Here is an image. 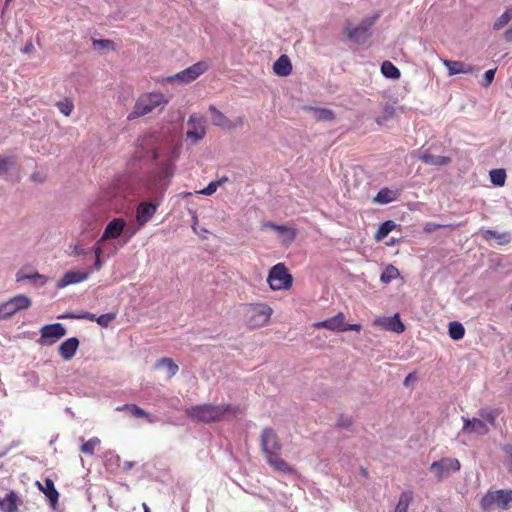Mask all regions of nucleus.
I'll use <instances>...</instances> for the list:
<instances>
[{"mask_svg": "<svg viewBox=\"0 0 512 512\" xmlns=\"http://www.w3.org/2000/svg\"><path fill=\"white\" fill-rule=\"evenodd\" d=\"M236 409L230 405H196L186 409V415L193 421L202 423L217 422L227 416H235Z\"/></svg>", "mask_w": 512, "mask_h": 512, "instance_id": "f03ea898", "label": "nucleus"}, {"mask_svg": "<svg viewBox=\"0 0 512 512\" xmlns=\"http://www.w3.org/2000/svg\"><path fill=\"white\" fill-rule=\"evenodd\" d=\"M125 227V221L121 218H115L106 226L99 242H104L108 239H116L123 232Z\"/></svg>", "mask_w": 512, "mask_h": 512, "instance_id": "6ab92c4d", "label": "nucleus"}, {"mask_svg": "<svg viewBox=\"0 0 512 512\" xmlns=\"http://www.w3.org/2000/svg\"><path fill=\"white\" fill-rule=\"evenodd\" d=\"M209 111L211 113L212 124L214 126H218V127L227 129V125L229 124V119L213 105H211L209 107Z\"/></svg>", "mask_w": 512, "mask_h": 512, "instance_id": "7c9ffc66", "label": "nucleus"}, {"mask_svg": "<svg viewBox=\"0 0 512 512\" xmlns=\"http://www.w3.org/2000/svg\"><path fill=\"white\" fill-rule=\"evenodd\" d=\"M135 463L131 461H123V463H119L118 466L121 467L124 471H128L134 467Z\"/></svg>", "mask_w": 512, "mask_h": 512, "instance_id": "13d9d810", "label": "nucleus"}, {"mask_svg": "<svg viewBox=\"0 0 512 512\" xmlns=\"http://www.w3.org/2000/svg\"><path fill=\"white\" fill-rule=\"evenodd\" d=\"M245 123V117L244 116H238L234 120L229 119V124L227 125V130H234L237 128H242Z\"/></svg>", "mask_w": 512, "mask_h": 512, "instance_id": "3c124183", "label": "nucleus"}, {"mask_svg": "<svg viewBox=\"0 0 512 512\" xmlns=\"http://www.w3.org/2000/svg\"><path fill=\"white\" fill-rule=\"evenodd\" d=\"M228 181V178L226 176L222 177L221 179L217 180L216 182H219L220 183V186L227 182Z\"/></svg>", "mask_w": 512, "mask_h": 512, "instance_id": "774afa93", "label": "nucleus"}, {"mask_svg": "<svg viewBox=\"0 0 512 512\" xmlns=\"http://www.w3.org/2000/svg\"><path fill=\"white\" fill-rule=\"evenodd\" d=\"M71 249H72V252L70 253V255L80 256V255L86 254L85 249L80 244H75V245L71 246Z\"/></svg>", "mask_w": 512, "mask_h": 512, "instance_id": "5fc2aeb1", "label": "nucleus"}, {"mask_svg": "<svg viewBox=\"0 0 512 512\" xmlns=\"http://www.w3.org/2000/svg\"><path fill=\"white\" fill-rule=\"evenodd\" d=\"M512 20V8L506 9L494 22L493 29L500 30Z\"/></svg>", "mask_w": 512, "mask_h": 512, "instance_id": "c9c22d12", "label": "nucleus"}, {"mask_svg": "<svg viewBox=\"0 0 512 512\" xmlns=\"http://www.w3.org/2000/svg\"><path fill=\"white\" fill-rule=\"evenodd\" d=\"M207 233H208V231L206 229H202L201 233L198 232L197 234H199L203 239H206L207 238V236H206Z\"/></svg>", "mask_w": 512, "mask_h": 512, "instance_id": "338daca9", "label": "nucleus"}, {"mask_svg": "<svg viewBox=\"0 0 512 512\" xmlns=\"http://www.w3.org/2000/svg\"><path fill=\"white\" fill-rule=\"evenodd\" d=\"M261 448H278L279 438L272 428H265L260 437Z\"/></svg>", "mask_w": 512, "mask_h": 512, "instance_id": "393cba45", "label": "nucleus"}, {"mask_svg": "<svg viewBox=\"0 0 512 512\" xmlns=\"http://www.w3.org/2000/svg\"><path fill=\"white\" fill-rule=\"evenodd\" d=\"M481 508L483 510H489L494 507H498L503 510H507L512 505V490L501 489L491 491L489 490L481 499Z\"/></svg>", "mask_w": 512, "mask_h": 512, "instance_id": "423d86ee", "label": "nucleus"}, {"mask_svg": "<svg viewBox=\"0 0 512 512\" xmlns=\"http://www.w3.org/2000/svg\"><path fill=\"white\" fill-rule=\"evenodd\" d=\"M93 46L103 50H115V44L109 39H94Z\"/></svg>", "mask_w": 512, "mask_h": 512, "instance_id": "c03bdc74", "label": "nucleus"}, {"mask_svg": "<svg viewBox=\"0 0 512 512\" xmlns=\"http://www.w3.org/2000/svg\"><path fill=\"white\" fill-rule=\"evenodd\" d=\"M15 165V159L12 156H0V174H6Z\"/></svg>", "mask_w": 512, "mask_h": 512, "instance_id": "79ce46f5", "label": "nucleus"}, {"mask_svg": "<svg viewBox=\"0 0 512 512\" xmlns=\"http://www.w3.org/2000/svg\"><path fill=\"white\" fill-rule=\"evenodd\" d=\"M393 116L394 108L391 106H386L384 109L383 116H379L375 120L379 125H383L385 122L389 121Z\"/></svg>", "mask_w": 512, "mask_h": 512, "instance_id": "09e8293b", "label": "nucleus"}, {"mask_svg": "<svg viewBox=\"0 0 512 512\" xmlns=\"http://www.w3.org/2000/svg\"><path fill=\"white\" fill-rule=\"evenodd\" d=\"M478 417L462 416L463 426L461 433L468 437H479L488 434L489 426H495L496 418L499 415L497 409L481 408L477 412Z\"/></svg>", "mask_w": 512, "mask_h": 512, "instance_id": "f257e3e1", "label": "nucleus"}, {"mask_svg": "<svg viewBox=\"0 0 512 512\" xmlns=\"http://www.w3.org/2000/svg\"><path fill=\"white\" fill-rule=\"evenodd\" d=\"M31 304V299L23 294L10 298L0 304V320L11 318L17 312L28 309Z\"/></svg>", "mask_w": 512, "mask_h": 512, "instance_id": "6e6552de", "label": "nucleus"}, {"mask_svg": "<svg viewBox=\"0 0 512 512\" xmlns=\"http://www.w3.org/2000/svg\"><path fill=\"white\" fill-rule=\"evenodd\" d=\"M373 325L386 331H392L395 333H402L405 330V325L400 320L399 314H395L391 317H377Z\"/></svg>", "mask_w": 512, "mask_h": 512, "instance_id": "2eb2a0df", "label": "nucleus"}, {"mask_svg": "<svg viewBox=\"0 0 512 512\" xmlns=\"http://www.w3.org/2000/svg\"><path fill=\"white\" fill-rule=\"evenodd\" d=\"M0 508L3 512L18 511V497L14 491H10L4 499L0 500Z\"/></svg>", "mask_w": 512, "mask_h": 512, "instance_id": "c756f323", "label": "nucleus"}, {"mask_svg": "<svg viewBox=\"0 0 512 512\" xmlns=\"http://www.w3.org/2000/svg\"><path fill=\"white\" fill-rule=\"evenodd\" d=\"M116 318V314L115 313H106V314H102L100 315L99 317L96 316V322L101 326V327H108L111 322Z\"/></svg>", "mask_w": 512, "mask_h": 512, "instance_id": "a18cd8bd", "label": "nucleus"}, {"mask_svg": "<svg viewBox=\"0 0 512 512\" xmlns=\"http://www.w3.org/2000/svg\"><path fill=\"white\" fill-rule=\"evenodd\" d=\"M262 229H272L278 233L279 239L282 244L290 245L297 236L296 229L286 226V225H278L271 221H267L262 223Z\"/></svg>", "mask_w": 512, "mask_h": 512, "instance_id": "4468645a", "label": "nucleus"}, {"mask_svg": "<svg viewBox=\"0 0 512 512\" xmlns=\"http://www.w3.org/2000/svg\"><path fill=\"white\" fill-rule=\"evenodd\" d=\"M155 182L156 180L148 183L146 187V196L149 197L152 202H142L137 207L136 221L140 227L146 225L153 218L163 198L165 187L158 186Z\"/></svg>", "mask_w": 512, "mask_h": 512, "instance_id": "7ed1b4c3", "label": "nucleus"}, {"mask_svg": "<svg viewBox=\"0 0 512 512\" xmlns=\"http://www.w3.org/2000/svg\"><path fill=\"white\" fill-rule=\"evenodd\" d=\"M313 326L317 329L325 328L334 332L357 331L362 328L361 324L347 325L345 322V315L342 312L337 313L335 316L328 318L324 321L316 322Z\"/></svg>", "mask_w": 512, "mask_h": 512, "instance_id": "1a4fd4ad", "label": "nucleus"}, {"mask_svg": "<svg viewBox=\"0 0 512 512\" xmlns=\"http://www.w3.org/2000/svg\"><path fill=\"white\" fill-rule=\"evenodd\" d=\"M192 218H193L192 229H193V231H194L195 233H198L197 228H196V226H197V224H198V217H197V215H196V213H195V212H193V216H192Z\"/></svg>", "mask_w": 512, "mask_h": 512, "instance_id": "680f3d73", "label": "nucleus"}, {"mask_svg": "<svg viewBox=\"0 0 512 512\" xmlns=\"http://www.w3.org/2000/svg\"><path fill=\"white\" fill-rule=\"evenodd\" d=\"M372 24L373 20L371 19L363 20L358 26L347 29V37L358 44L364 43L367 40L368 31Z\"/></svg>", "mask_w": 512, "mask_h": 512, "instance_id": "f3484780", "label": "nucleus"}, {"mask_svg": "<svg viewBox=\"0 0 512 512\" xmlns=\"http://www.w3.org/2000/svg\"><path fill=\"white\" fill-rule=\"evenodd\" d=\"M273 71L278 76H288L292 72V64L287 55H281L273 64Z\"/></svg>", "mask_w": 512, "mask_h": 512, "instance_id": "a878e982", "label": "nucleus"}, {"mask_svg": "<svg viewBox=\"0 0 512 512\" xmlns=\"http://www.w3.org/2000/svg\"><path fill=\"white\" fill-rule=\"evenodd\" d=\"M156 139L157 136L155 134H147L138 139L137 145L139 148H141V151L137 152L139 159L144 157V154L149 150L151 151V156L153 160H157L160 158V153L158 149L154 147Z\"/></svg>", "mask_w": 512, "mask_h": 512, "instance_id": "dca6fc26", "label": "nucleus"}, {"mask_svg": "<svg viewBox=\"0 0 512 512\" xmlns=\"http://www.w3.org/2000/svg\"><path fill=\"white\" fill-rule=\"evenodd\" d=\"M82 316H83V312H80V313H78V314L68 313V314H65V315L59 316L58 318H59V319H65V318H70V319H84Z\"/></svg>", "mask_w": 512, "mask_h": 512, "instance_id": "4d7b16f0", "label": "nucleus"}, {"mask_svg": "<svg viewBox=\"0 0 512 512\" xmlns=\"http://www.w3.org/2000/svg\"><path fill=\"white\" fill-rule=\"evenodd\" d=\"M268 463L277 471L285 474H293L294 468L284 461L276 451L264 450Z\"/></svg>", "mask_w": 512, "mask_h": 512, "instance_id": "a211bd4d", "label": "nucleus"}, {"mask_svg": "<svg viewBox=\"0 0 512 512\" xmlns=\"http://www.w3.org/2000/svg\"><path fill=\"white\" fill-rule=\"evenodd\" d=\"M446 227V225L443 224H437L434 222H427L424 226V231L426 233H432L440 228Z\"/></svg>", "mask_w": 512, "mask_h": 512, "instance_id": "864d4df0", "label": "nucleus"}, {"mask_svg": "<svg viewBox=\"0 0 512 512\" xmlns=\"http://www.w3.org/2000/svg\"><path fill=\"white\" fill-rule=\"evenodd\" d=\"M168 103L169 98L161 92L141 94L136 100L133 110L128 114L127 119L129 121L135 120L153 112L157 108L162 111Z\"/></svg>", "mask_w": 512, "mask_h": 512, "instance_id": "20e7f679", "label": "nucleus"}, {"mask_svg": "<svg viewBox=\"0 0 512 512\" xmlns=\"http://www.w3.org/2000/svg\"><path fill=\"white\" fill-rule=\"evenodd\" d=\"M243 310L246 326L250 330L265 327L273 314V309L266 303L246 304Z\"/></svg>", "mask_w": 512, "mask_h": 512, "instance_id": "39448f33", "label": "nucleus"}, {"mask_svg": "<svg viewBox=\"0 0 512 512\" xmlns=\"http://www.w3.org/2000/svg\"><path fill=\"white\" fill-rule=\"evenodd\" d=\"M416 379V376L414 373H410L406 376L405 380H404V385H408L410 382H412L413 380Z\"/></svg>", "mask_w": 512, "mask_h": 512, "instance_id": "052dcab7", "label": "nucleus"}, {"mask_svg": "<svg viewBox=\"0 0 512 512\" xmlns=\"http://www.w3.org/2000/svg\"><path fill=\"white\" fill-rule=\"evenodd\" d=\"M43 279V276L38 272L34 274H25L23 271H18L16 274V282H23L25 280Z\"/></svg>", "mask_w": 512, "mask_h": 512, "instance_id": "de8ad7c7", "label": "nucleus"}, {"mask_svg": "<svg viewBox=\"0 0 512 512\" xmlns=\"http://www.w3.org/2000/svg\"><path fill=\"white\" fill-rule=\"evenodd\" d=\"M354 419L352 416L347 414H341L336 422L337 427L339 428H349L353 425Z\"/></svg>", "mask_w": 512, "mask_h": 512, "instance_id": "49530a36", "label": "nucleus"}, {"mask_svg": "<svg viewBox=\"0 0 512 512\" xmlns=\"http://www.w3.org/2000/svg\"><path fill=\"white\" fill-rule=\"evenodd\" d=\"M413 499V494L410 491L403 492L398 500L395 512H407L408 507Z\"/></svg>", "mask_w": 512, "mask_h": 512, "instance_id": "473e14b6", "label": "nucleus"}, {"mask_svg": "<svg viewBox=\"0 0 512 512\" xmlns=\"http://www.w3.org/2000/svg\"><path fill=\"white\" fill-rule=\"evenodd\" d=\"M490 179L494 185L503 186L506 181V172L504 169H494L490 171Z\"/></svg>", "mask_w": 512, "mask_h": 512, "instance_id": "ea45409f", "label": "nucleus"}, {"mask_svg": "<svg viewBox=\"0 0 512 512\" xmlns=\"http://www.w3.org/2000/svg\"><path fill=\"white\" fill-rule=\"evenodd\" d=\"M444 66L448 69V75H456V74H469L474 71V67L472 65L466 64L462 61H454L444 59Z\"/></svg>", "mask_w": 512, "mask_h": 512, "instance_id": "4be33fe9", "label": "nucleus"}, {"mask_svg": "<svg viewBox=\"0 0 512 512\" xmlns=\"http://www.w3.org/2000/svg\"><path fill=\"white\" fill-rule=\"evenodd\" d=\"M267 282L272 290H287L292 286L293 278L286 266L278 263L270 269Z\"/></svg>", "mask_w": 512, "mask_h": 512, "instance_id": "0eeeda50", "label": "nucleus"}, {"mask_svg": "<svg viewBox=\"0 0 512 512\" xmlns=\"http://www.w3.org/2000/svg\"><path fill=\"white\" fill-rule=\"evenodd\" d=\"M399 276V271L392 265L386 267V269L381 274V281L383 283H389L392 280L396 279Z\"/></svg>", "mask_w": 512, "mask_h": 512, "instance_id": "a19ab883", "label": "nucleus"}, {"mask_svg": "<svg viewBox=\"0 0 512 512\" xmlns=\"http://www.w3.org/2000/svg\"><path fill=\"white\" fill-rule=\"evenodd\" d=\"M93 251H94L95 257L100 258L101 254H102V248L97 245L93 248Z\"/></svg>", "mask_w": 512, "mask_h": 512, "instance_id": "0e129e2a", "label": "nucleus"}, {"mask_svg": "<svg viewBox=\"0 0 512 512\" xmlns=\"http://www.w3.org/2000/svg\"><path fill=\"white\" fill-rule=\"evenodd\" d=\"M396 227L395 222L392 220L385 221L380 225L375 235L376 240H382L388 236V234Z\"/></svg>", "mask_w": 512, "mask_h": 512, "instance_id": "e433bc0d", "label": "nucleus"}, {"mask_svg": "<svg viewBox=\"0 0 512 512\" xmlns=\"http://www.w3.org/2000/svg\"><path fill=\"white\" fill-rule=\"evenodd\" d=\"M449 336L453 340H461L465 335L464 326L457 321H453L449 323Z\"/></svg>", "mask_w": 512, "mask_h": 512, "instance_id": "72a5a7b5", "label": "nucleus"}, {"mask_svg": "<svg viewBox=\"0 0 512 512\" xmlns=\"http://www.w3.org/2000/svg\"><path fill=\"white\" fill-rule=\"evenodd\" d=\"M101 267H102V262H101L100 258H96V260H95V268L97 270H100Z\"/></svg>", "mask_w": 512, "mask_h": 512, "instance_id": "69168bd1", "label": "nucleus"}, {"mask_svg": "<svg viewBox=\"0 0 512 512\" xmlns=\"http://www.w3.org/2000/svg\"><path fill=\"white\" fill-rule=\"evenodd\" d=\"M496 69H489L484 73L483 83L484 87H488L494 80Z\"/></svg>", "mask_w": 512, "mask_h": 512, "instance_id": "603ef678", "label": "nucleus"}, {"mask_svg": "<svg viewBox=\"0 0 512 512\" xmlns=\"http://www.w3.org/2000/svg\"><path fill=\"white\" fill-rule=\"evenodd\" d=\"M116 410L125 411L135 418H144L149 423H155L158 421V418L156 416L146 412L144 409L137 406L136 404H124L122 406H118Z\"/></svg>", "mask_w": 512, "mask_h": 512, "instance_id": "aec40b11", "label": "nucleus"}, {"mask_svg": "<svg viewBox=\"0 0 512 512\" xmlns=\"http://www.w3.org/2000/svg\"><path fill=\"white\" fill-rule=\"evenodd\" d=\"M39 489L45 494V496L49 499V501L54 505L57 503L59 498V493L55 489L53 480L47 478L42 485L40 482H37Z\"/></svg>", "mask_w": 512, "mask_h": 512, "instance_id": "cd10ccee", "label": "nucleus"}, {"mask_svg": "<svg viewBox=\"0 0 512 512\" xmlns=\"http://www.w3.org/2000/svg\"><path fill=\"white\" fill-rule=\"evenodd\" d=\"M419 159L423 163H425L427 165H432V166H443V165H447L451 162V159L447 156L432 155L428 152H423L419 156Z\"/></svg>", "mask_w": 512, "mask_h": 512, "instance_id": "c85d7f7f", "label": "nucleus"}, {"mask_svg": "<svg viewBox=\"0 0 512 512\" xmlns=\"http://www.w3.org/2000/svg\"><path fill=\"white\" fill-rule=\"evenodd\" d=\"M100 444V439L98 437H93L89 439L87 442H85L81 448H94L95 446H98Z\"/></svg>", "mask_w": 512, "mask_h": 512, "instance_id": "6e6d98bb", "label": "nucleus"}, {"mask_svg": "<svg viewBox=\"0 0 512 512\" xmlns=\"http://www.w3.org/2000/svg\"><path fill=\"white\" fill-rule=\"evenodd\" d=\"M208 64L205 61H199L183 71L169 78V81H178L182 84L190 83L196 80L200 75L208 70Z\"/></svg>", "mask_w": 512, "mask_h": 512, "instance_id": "9b49d317", "label": "nucleus"}, {"mask_svg": "<svg viewBox=\"0 0 512 512\" xmlns=\"http://www.w3.org/2000/svg\"><path fill=\"white\" fill-rule=\"evenodd\" d=\"M218 187H220V183L212 181V182H210L208 184L207 187H205L204 189L198 191V193L202 194V195L210 196V195H212V194H214L216 192Z\"/></svg>", "mask_w": 512, "mask_h": 512, "instance_id": "8fccbe9b", "label": "nucleus"}, {"mask_svg": "<svg viewBox=\"0 0 512 512\" xmlns=\"http://www.w3.org/2000/svg\"><path fill=\"white\" fill-rule=\"evenodd\" d=\"M381 72L390 79H398L401 75L399 69L389 61L383 62Z\"/></svg>", "mask_w": 512, "mask_h": 512, "instance_id": "f704fd0d", "label": "nucleus"}, {"mask_svg": "<svg viewBox=\"0 0 512 512\" xmlns=\"http://www.w3.org/2000/svg\"><path fill=\"white\" fill-rule=\"evenodd\" d=\"M504 39L506 41H511L512 40V27L505 31Z\"/></svg>", "mask_w": 512, "mask_h": 512, "instance_id": "e2e57ef3", "label": "nucleus"}, {"mask_svg": "<svg viewBox=\"0 0 512 512\" xmlns=\"http://www.w3.org/2000/svg\"><path fill=\"white\" fill-rule=\"evenodd\" d=\"M178 157H179V149L177 147H173L169 161L160 164L159 177L161 179L170 178L174 174V170H175L174 162L178 159Z\"/></svg>", "mask_w": 512, "mask_h": 512, "instance_id": "b1692460", "label": "nucleus"}, {"mask_svg": "<svg viewBox=\"0 0 512 512\" xmlns=\"http://www.w3.org/2000/svg\"><path fill=\"white\" fill-rule=\"evenodd\" d=\"M394 200H395L394 194L388 188L381 189L375 197V202L380 203V204H388Z\"/></svg>", "mask_w": 512, "mask_h": 512, "instance_id": "4c0bfd02", "label": "nucleus"}, {"mask_svg": "<svg viewBox=\"0 0 512 512\" xmlns=\"http://www.w3.org/2000/svg\"><path fill=\"white\" fill-rule=\"evenodd\" d=\"M187 132L186 137L191 141L192 144H196L201 141L206 135L205 121L202 117L192 114L189 116L187 121Z\"/></svg>", "mask_w": 512, "mask_h": 512, "instance_id": "f8f14e48", "label": "nucleus"}, {"mask_svg": "<svg viewBox=\"0 0 512 512\" xmlns=\"http://www.w3.org/2000/svg\"><path fill=\"white\" fill-rule=\"evenodd\" d=\"M84 319L86 320H89V321H95L96 320V315L93 314V313H90V312H83V316H82Z\"/></svg>", "mask_w": 512, "mask_h": 512, "instance_id": "bf43d9fd", "label": "nucleus"}, {"mask_svg": "<svg viewBox=\"0 0 512 512\" xmlns=\"http://www.w3.org/2000/svg\"><path fill=\"white\" fill-rule=\"evenodd\" d=\"M79 347V340L76 337H71L61 343L59 346L60 356L68 361L73 358Z\"/></svg>", "mask_w": 512, "mask_h": 512, "instance_id": "5701e85b", "label": "nucleus"}, {"mask_svg": "<svg viewBox=\"0 0 512 512\" xmlns=\"http://www.w3.org/2000/svg\"><path fill=\"white\" fill-rule=\"evenodd\" d=\"M314 118L318 121H331L335 118L333 111L325 108H314L312 109Z\"/></svg>", "mask_w": 512, "mask_h": 512, "instance_id": "58836bf2", "label": "nucleus"}, {"mask_svg": "<svg viewBox=\"0 0 512 512\" xmlns=\"http://www.w3.org/2000/svg\"><path fill=\"white\" fill-rule=\"evenodd\" d=\"M154 369H156V370L165 369L167 372L168 378H172L173 376H175L178 373L179 367L173 361L172 358L163 357L155 362Z\"/></svg>", "mask_w": 512, "mask_h": 512, "instance_id": "bb28decb", "label": "nucleus"}, {"mask_svg": "<svg viewBox=\"0 0 512 512\" xmlns=\"http://www.w3.org/2000/svg\"><path fill=\"white\" fill-rule=\"evenodd\" d=\"M67 333L66 328L61 323L48 324L40 329V338L38 343L42 346H50L64 337Z\"/></svg>", "mask_w": 512, "mask_h": 512, "instance_id": "9d476101", "label": "nucleus"}, {"mask_svg": "<svg viewBox=\"0 0 512 512\" xmlns=\"http://www.w3.org/2000/svg\"><path fill=\"white\" fill-rule=\"evenodd\" d=\"M483 236L485 239H489V238H494L498 244L500 245H505V244H508L510 243L511 241V236L509 233H498L496 231H493V230H485L483 232Z\"/></svg>", "mask_w": 512, "mask_h": 512, "instance_id": "2f4dec72", "label": "nucleus"}, {"mask_svg": "<svg viewBox=\"0 0 512 512\" xmlns=\"http://www.w3.org/2000/svg\"><path fill=\"white\" fill-rule=\"evenodd\" d=\"M431 469L436 473L439 479L445 478L452 472L460 469V463L456 458H444L440 461L433 462Z\"/></svg>", "mask_w": 512, "mask_h": 512, "instance_id": "ddd939ff", "label": "nucleus"}, {"mask_svg": "<svg viewBox=\"0 0 512 512\" xmlns=\"http://www.w3.org/2000/svg\"><path fill=\"white\" fill-rule=\"evenodd\" d=\"M89 274L86 271H69L57 282V287L64 288L68 285L83 282L89 277Z\"/></svg>", "mask_w": 512, "mask_h": 512, "instance_id": "412c9836", "label": "nucleus"}, {"mask_svg": "<svg viewBox=\"0 0 512 512\" xmlns=\"http://www.w3.org/2000/svg\"><path fill=\"white\" fill-rule=\"evenodd\" d=\"M56 106L65 116H70L74 108L73 102L68 99L57 102Z\"/></svg>", "mask_w": 512, "mask_h": 512, "instance_id": "37998d69", "label": "nucleus"}]
</instances>
